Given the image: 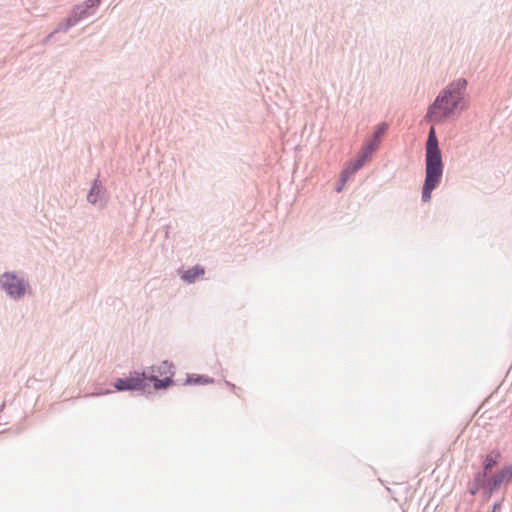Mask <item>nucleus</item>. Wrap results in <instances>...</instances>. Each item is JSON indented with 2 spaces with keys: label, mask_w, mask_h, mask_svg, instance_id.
I'll use <instances>...</instances> for the list:
<instances>
[{
  "label": "nucleus",
  "mask_w": 512,
  "mask_h": 512,
  "mask_svg": "<svg viewBox=\"0 0 512 512\" xmlns=\"http://www.w3.org/2000/svg\"><path fill=\"white\" fill-rule=\"evenodd\" d=\"M467 84L465 78H458L442 89L428 106L425 121L441 124L447 121L456 110L463 109Z\"/></svg>",
  "instance_id": "1"
},
{
  "label": "nucleus",
  "mask_w": 512,
  "mask_h": 512,
  "mask_svg": "<svg viewBox=\"0 0 512 512\" xmlns=\"http://www.w3.org/2000/svg\"><path fill=\"white\" fill-rule=\"evenodd\" d=\"M444 164L434 126L429 129L425 145V180L422 187V201L428 202L431 193L438 187L443 176Z\"/></svg>",
  "instance_id": "2"
},
{
  "label": "nucleus",
  "mask_w": 512,
  "mask_h": 512,
  "mask_svg": "<svg viewBox=\"0 0 512 512\" xmlns=\"http://www.w3.org/2000/svg\"><path fill=\"white\" fill-rule=\"evenodd\" d=\"M0 289L9 299L19 301L30 291L29 279L22 271H6L0 274Z\"/></svg>",
  "instance_id": "3"
},
{
  "label": "nucleus",
  "mask_w": 512,
  "mask_h": 512,
  "mask_svg": "<svg viewBox=\"0 0 512 512\" xmlns=\"http://www.w3.org/2000/svg\"><path fill=\"white\" fill-rule=\"evenodd\" d=\"M149 385L146 382V371L135 372L134 376L118 378L114 387L118 391L142 390L145 391Z\"/></svg>",
  "instance_id": "4"
},
{
  "label": "nucleus",
  "mask_w": 512,
  "mask_h": 512,
  "mask_svg": "<svg viewBox=\"0 0 512 512\" xmlns=\"http://www.w3.org/2000/svg\"><path fill=\"white\" fill-rule=\"evenodd\" d=\"M107 200V192L106 188L103 185L102 181L96 178L87 195V201L92 205H99L100 207H104Z\"/></svg>",
  "instance_id": "5"
},
{
  "label": "nucleus",
  "mask_w": 512,
  "mask_h": 512,
  "mask_svg": "<svg viewBox=\"0 0 512 512\" xmlns=\"http://www.w3.org/2000/svg\"><path fill=\"white\" fill-rule=\"evenodd\" d=\"M485 484L490 491L498 489L501 485L507 484L512 480V465L504 466L500 471L493 474L491 477L488 475Z\"/></svg>",
  "instance_id": "6"
},
{
  "label": "nucleus",
  "mask_w": 512,
  "mask_h": 512,
  "mask_svg": "<svg viewBox=\"0 0 512 512\" xmlns=\"http://www.w3.org/2000/svg\"><path fill=\"white\" fill-rule=\"evenodd\" d=\"M99 5H92L90 0H86L74 6L70 12V18L77 24L78 22L92 16Z\"/></svg>",
  "instance_id": "7"
},
{
  "label": "nucleus",
  "mask_w": 512,
  "mask_h": 512,
  "mask_svg": "<svg viewBox=\"0 0 512 512\" xmlns=\"http://www.w3.org/2000/svg\"><path fill=\"white\" fill-rule=\"evenodd\" d=\"M388 128L389 125L386 122L378 124L373 133V138L362 149L372 156L379 148L381 137L387 132Z\"/></svg>",
  "instance_id": "8"
},
{
  "label": "nucleus",
  "mask_w": 512,
  "mask_h": 512,
  "mask_svg": "<svg viewBox=\"0 0 512 512\" xmlns=\"http://www.w3.org/2000/svg\"><path fill=\"white\" fill-rule=\"evenodd\" d=\"M205 273V270L202 266L196 265L188 270H186L181 278L183 281H185L188 284L193 283L199 276L203 275Z\"/></svg>",
  "instance_id": "9"
},
{
  "label": "nucleus",
  "mask_w": 512,
  "mask_h": 512,
  "mask_svg": "<svg viewBox=\"0 0 512 512\" xmlns=\"http://www.w3.org/2000/svg\"><path fill=\"white\" fill-rule=\"evenodd\" d=\"M146 380L153 382V386L156 390L166 389L174 383L172 376L159 379L155 375H146Z\"/></svg>",
  "instance_id": "10"
},
{
  "label": "nucleus",
  "mask_w": 512,
  "mask_h": 512,
  "mask_svg": "<svg viewBox=\"0 0 512 512\" xmlns=\"http://www.w3.org/2000/svg\"><path fill=\"white\" fill-rule=\"evenodd\" d=\"M370 157H371L370 154H368L366 151L361 149L357 159L348 165L351 169V172L355 173L359 169H361L363 167V165L366 163V161L370 159Z\"/></svg>",
  "instance_id": "11"
},
{
  "label": "nucleus",
  "mask_w": 512,
  "mask_h": 512,
  "mask_svg": "<svg viewBox=\"0 0 512 512\" xmlns=\"http://www.w3.org/2000/svg\"><path fill=\"white\" fill-rule=\"evenodd\" d=\"M500 459L499 453H491L485 459L484 477H488L493 466H495Z\"/></svg>",
  "instance_id": "12"
},
{
  "label": "nucleus",
  "mask_w": 512,
  "mask_h": 512,
  "mask_svg": "<svg viewBox=\"0 0 512 512\" xmlns=\"http://www.w3.org/2000/svg\"><path fill=\"white\" fill-rule=\"evenodd\" d=\"M213 382V378L204 375H188L186 379L187 384H209Z\"/></svg>",
  "instance_id": "13"
},
{
  "label": "nucleus",
  "mask_w": 512,
  "mask_h": 512,
  "mask_svg": "<svg viewBox=\"0 0 512 512\" xmlns=\"http://www.w3.org/2000/svg\"><path fill=\"white\" fill-rule=\"evenodd\" d=\"M75 22L68 16L63 22H61L55 29L54 33L57 34L59 32H67L70 28L75 26Z\"/></svg>",
  "instance_id": "14"
},
{
  "label": "nucleus",
  "mask_w": 512,
  "mask_h": 512,
  "mask_svg": "<svg viewBox=\"0 0 512 512\" xmlns=\"http://www.w3.org/2000/svg\"><path fill=\"white\" fill-rule=\"evenodd\" d=\"M174 366L172 363L168 362V361H163L159 366H157V373H159L160 375H163V374H171V376L174 374Z\"/></svg>",
  "instance_id": "15"
},
{
  "label": "nucleus",
  "mask_w": 512,
  "mask_h": 512,
  "mask_svg": "<svg viewBox=\"0 0 512 512\" xmlns=\"http://www.w3.org/2000/svg\"><path fill=\"white\" fill-rule=\"evenodd\" d=\"M353 174H354V172H351L350 167L347 165L345 167V169L341 172L340 181L342 183H346L347 180L350 178V176L353 175Z\"/></svg>",
  "instance_id": "16"
},
{
  "label": "nucleus",
  "mask_w": 512,
  "mask_h": 512,
  "mask_svg": "<svg viewBox=\"0 0 512 512\" xmlns=\"http://www.w3.org/2000/svg\"><path fill=\"white\" fill-rule=\"evenodd\" d=\"M479 489H480V472H477L474 476V484H473V487L470 489V492H471V494H476Z\"/></svg>",
  "instance_id": "17"
},
{
  "label": "nucleus",
  "mask_w": 512,
  "mask_h": 512,
  "mask_svg": "<svg viewBox=\"0 0 512 512\" xmlns=\"http://www.w3.org/2000/svg\"><path fill=\"white\" fill-rule=\"evenodd\" d=\"M144 371H146L147 376L155 375V373H157V366H150L147 369H145Z\"/></svg>",
  "instance_id": "18"
},
{
  "label": "nucleus",
  "mask_w": 512,
  "mask_h": 512,
  "mask_svg": "<svg viewBox=\"0 0 512 512\" xmlns=\"http://www.w3.org/2000/svg\"><path fill=\"white\" fill-rule=\"evenodd\" d=\"M56 34L52 31L50 34H48L44 39H43V44H47L50 40H52L54 38Z\"/></svg>",
  "instance_id": "19"
},
{
  "label": "nucleus",
  "mask_w": 512,
  "mask_h": 512,
  "mask_svg": "<svg viewBox=\"0 0 512 512\" xmlns=\"http://www.w3.org/2000/svg\"><path fill=\"white\" fill-rule=\"evenodd\" d=\"M90 2L92 3V5H100L101 0H90Z\"/></svg>",
  "instance_id": "20"
},
{
  "label": "nucleus",
  "mask_w": 512,
  "mask_h": 512,
  "mask_svg": "<svg viewBox=\"0 0 512 512\" xmlns=\"http://www.w3.org/2000/svg\"><path fill=\"white\" fill-rule=\"evenodd\" d=\"M344 184H345V183H342V182H341V184H340V185H338V187L336 188L337 192L342 191Z\"/></svg>",
  "instance_id": "21"
},
{
  "label": "nucleus",
  "mask_w": 512,
  "mask_h": 512,
  "mask_svg": "<svg viewBox=\"0 0 512 512\" xmlns=\"http://www.w3.org/2000/svg\"><path fill=\"white\" fill-rule=\"evenodd\" d=\"M225 383H226V385H227V386H229V387H231V388H233V389L235 388V385H234V384H232V383H230V382H228V381H226Z\"/></svg>",
  "instance_id": "22"
},
{
  "label": "nucleus",
  "mask_w": 512,
  "mask_h": 512,
  "mask_svg": "<svg viewBox=\"0 0 512 512\" xmlns=\"http://www.w3.org/2000/svg\"><path fill=\"white\" fill-rule=\"evenodd\" d=\"M4 406V403L0 406V412L3 410Z\"/></svg>",
  "instance_id": "23"
}]
</instances>
